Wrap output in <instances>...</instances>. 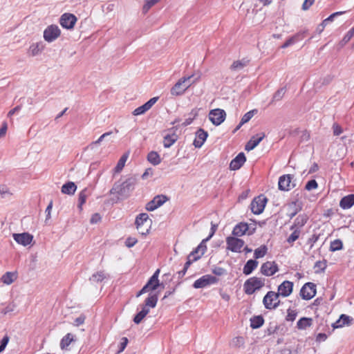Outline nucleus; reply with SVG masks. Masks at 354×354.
I'll return each mask as SVG.
<instances>
[{
	"label": "nucleus",
	"mask_w": 354,
	"mask_h": 354,
	"mask_svg": "<svg viewBox=\"0 0 354 354\" xmlns=\"http://www.w3.org/2000/svg\"><path fill=\"white\" fill-rule=\"evenodd\" d=\"M294 178H279V189L282 191H288L295 186Z\"/></svg>",
	"instance_id": "aec40b11"
},
{
	"label": "nucleus",
	"mask_w": 354,
	"mask_h": 354,
	"mask_svg": "<svg viewBox=\"0 0 354 354\" xmlns=\"http://www.w3.org/2000/svg\"><path fill=\"white\" fill-rule=\"evenodd\" d=\"M149 220V216L146 213H142L140 214L136 219V225L138 230H140V229L142 227L146 226Z\"/></svg>",
	"instance_id": "cd10ccee"
},
{
	"label": "nucleus",
	"mask_w": 354,
	"mask_h": 354,
	"mask_svg": "<svg viewBox=\"0 0 354 354\" xmlns=\"http://www.w3.org/2000/svg\"><path fill=\"white\" fill-rule=\"evenodd\" d=\"M267 202V198L262 194L254 198L250 204L252 212L254 214H260L264 210Z\"/></svg>",
	"instance_id": "423d86ee"
},
{
	"label": "nucleus",
	"mask_w": 354,
	"mask_h": 354,
	"mask_svg": "<svg viewBox=\"0 0 354 354\" xmlns=\"http://www.w3.org/2000/svg\"><path fill=\"white\" fill-rule=\"evenodd\" d=\"M192 77V76H189L187 77L180 78L171 88V94L172 95H182L192 85L189 82Z\"/></svg>",
	"instance_id": "39448f33"
},
{
	"label": "nucleus",
	"mask_w": 354,
	"mask_h": 354,
	"mask_svg": "<svg viewBox=\"0 0 354 354\" xmlns=\"http://www.w3.org/2000/svg\"><path fill=\"white\" fill-rule=\"evenodd\" d=\"M316 286L311 282L305 283L300 290V295L302 299L309 300L316 294Z\"/></svg>",
	"instance_id": "9b49d317"
},
{
	"label": "nucleus",
	"mask_w": 354,
	"mask_h": 354,
	"mask_svg": "<svg viewBox=\"0 0 354 354\" xmlns=\"http://www.w3.org/2000/svg\"><path fill=\"white\" fill-rule=\"evenodd\" d=\"M266 135L264 133H259L252 136L250 140L247 142L245 149L246 151H250L254 149L259 142L265 138Z\"/></svg>",
	"instance_id": "a211bd4d"
},
{
	"label": "nucleus",
	"mask_w": 354,
	"mask_h": 354,
	"mask_svg": "<svg viewBox=\"0 0 354 354\" xmlns=\"http://www.w3.org/2000/svg\"><path fill=\"white\" fill-rule=\"evenodd\" d=\"M278 271V266L274 262L267 261L262 264L261 272L266 276H272Z\"/></svg>",
	"instance_id": "2eb2a0df"
},
{
	"label": "nucleus",
	"mask_w": 354,
	"mask_h": 354,
	"mask_svg": "<svg viewBox=\"0 0 354 354\" xmlns=\"http://www.w3.org/2000/svg\"><path fill=\"white\" fill-rule=\"evenodd\" d=\"M101 220V216L99 214L96 213V214H94L91 218V220H90V222L92 223V224H95V223H97L98 222H100Z\"/></svg>",
	"instance_id": "338daca9"
},
{
	"label": "nucleus",
	"mask_w": 354,
	"mask_h": 354,
	"mask_svg": "<svg viewBox=\"0 0 354 354\" xmlns=\"http://www.w3.org/2000/svg\"><path fill=\"white\" fill-rule=\"evenodd\" d=\"M44 48V46L41 43H35L30 45L28 49V54L31 56H35L38 55Z\"/></svg>",
	"instance_id": "72a5a7b5"
},
{
	"label": "nucleus",
	"mask_w": 354,
	"mask_h": 354,
	"mask_svg": "<svg viewBox=\"0 0 354 354\" xmlns=\"http://www.w3.org/2000/svg\"><path fill=\"white\" fill-rule=\"evenodd\" d=\"M246 158L244 153H239L230 162V167L232 170L239 169L245 162Z\"/></svg>",
	"instance_id": "6ab92c4d"
},
{
	"label": "nucleus",
	"mask_w": 354,
	"mask_h": 354,
	"mask_svg": "<svg viewBox=\"0 0 354 354\" xmlns=\"http://www.w3.org/2000/svg\"><path fill=\"white\" fill-rule=\"evenodd\" d=\"M266 279L262 277H250L243 284V289L247 295H252L256 290H260L265 285Z\"/></svg>",
	"instance_id": "f03ea898"
},
{
	"label": "nucleus",
	"mask_w": 354,
	"mask_h": 354,
	"mask_svg": "<svg viewBox=\"0 0 354 354\" xmlns=\"http://www.w3.org/2000/svg\"><path fill=\"white\" fill-rule=\"evenodd\" d=\"M149 313V308H142V310L134 317L133 322L137 324H140Z\"/></svg>",
	"instance_id": "58836bf2"
},
{
	"label": "nucleus",
	"mask_w": 354,
	"mask_h": 354,
	"mask_svg": "<svg viewBox=\"0 0 354 354\" xmlns=\"http://www.w3.org/2000/svg\"><path fill=\"white\" fill-rule=\"evenodd\" d=\"M77 189V186L73 182H68L62 187V192L66 194H73Z\"/></svg>",
	"instance_id": "473e14b6"
},
{
	"label": "nucleus",
	"mask_w": 354,
	"mask_h": 354,
	"mask_svg": "<svg viewBox=\"0 0 354 354\" xmlns=\"http://www.w3.org/2000/svg\"><path fill=\"white\" fill-rule=\"evenodd\" d=\"M208 133L203 129H199L196 133L193 145L196 148H201L205 142Z\"/></svg>",
	"instance_id": "f3484780"
},
{
	"label": "nucleus",
	"mask_w": 354,
	"mask_h": 354,
	"mask_svg": "<svg viewBox=\"0 0 354 354\" xmlns=\"http://www.w3.org/2000/svg\"><path fill=\"white\" fill-rule=\"evenodd\" d=\"M343 247L342 241L339 239H336L330 243V250L332 252L342 250Z\"/></svg>",
	"instance_id": "c03bdc74"
},
{
	"label": "nucleus",
	"mask_w": 354,
	"mask_h": 354,
	"mask_svg": "<svg viewBox=\"0 0 354 354\" xmlns=\"http://www.w3.org/2000/svg\"><path fill=\"white\" fill-rule=\"evenodd\" d=\"M160 270H157L154 274L150 277L147 283L143 286V288L138 292L136 297H138L144 293L156 290L159 286H161L159 283L158 275Z\"/></svg>",
	"instance_id": "7ed1b4c3"
},
{
	"label": "nucleus",
	"mask_w": 354,
	"mask_h": 354,
	"mask_svg": "<svg viewBox=\"0 0 354 354\" xmlns=\"http://www.w3.org/2000/svg\"><path fill=\"white\" fill-rule=\"evenodd\" d=\"M353 319L350 316L342 314L339 319L333 324L334 328H340L344 326H350L352 324Z\"/></svg>",
	"instance_id": "5701e85b"
},
{
	"label": "nucleus",
	"mask_w": 354,
	"mask_h": 354,
	"mask_svg": "<svg viewBox=\"0 0 354 354\" xmlns=\"http://www.w3.org/2000/svg\"><path fill=\"white\" fill-rule=\"evenodd\" d=\"M108 277V274H106L104 271H100L95 274H93L89 279L91 283H99L102 281L104 279Z\"/></svg>",
	"instance_id": "7c9ffc66"
},
{
	"label": "nucleus",
	"mask_w": 354,
	"mask_h": 354,
	"mask_svg": "<svg viewBox=\"0 0 354 354\" xmlns=\"http://www.w3.org/2000/svg\"><path fill=\"white\" fill-rule=\"evenodd\" d=\"M345 11H339L331 14L328 18L325 19V21H332L335 17L344 14Z\"/></svg>",
	"instance_id": "680f3d73"
},
{
	"label": "nucleus",
	"mask_w": 354,
	"mask_h": 354,
	"mask_svg": "<svg viewBox=\"0 0 354 354\" xmlns=\"http://www.w3.org/2000/svg\"><path fill=\"white\" fill-rule=\"evenodd\" d=\"M257 266L258 261H257L256 260H248L243 267V273L245 275H249L254 270L257 268Z\"/></svg>",
	"instance_id": "c85d7f7f"
},
{
	"label": "nucleus",
	"mask_w": 354,
	"mask_h": 354,
	"mask_svg": "<svg viewBox=\"0 0 354 354\" xmlns=\"http://www.w3.org/2000/svg\"><path fill=\"white\" fill-rule=\"evenodd\" d=\"M312 322L311 318L302 317L297 322V328L299 329H306L312 325Z\"/></svg>",
	"instance_id": "c9c22d12"
},
{
	"label": "nucleus",
	"mask_w": 354,
	"mask_h": 354,
	"mask_svg": "<svg viewBox=\"0 0 354 354\" xmlns=\"http://www.w3.org/2000/svg\"><path fill=\"white\" fill-rule=\"evenodd\" d=\"M300 235V230L297 228H295L293 232L287 239V242L290 244H292L295 241L298 239Z\"/></svg>",
	"instance_id": "de8ad7c7"
},
{
	"label": "nucleus",
	"mask_w": 354,
	"mask_h": 354,
	"mask_svg": "<svg viewBox=\"0 0 354 354\" xmlns=\"http://www.w3.org/2000/svg\"><path fill=\"white\" fill-rule=\"evenodd\" d=\"M61 26L66 29H72L77 22V17L71 13L63 14L59 20Z\"/></svg>",
	"instance_id": "f8f14e48"
},
{
	"label": "nucleus",
	"mask_w": 354,
	"mask_h": 354,
	"mask_svg": "<svg viewBox=\"0 0 354 354\" xmlns=\"http://www.w3.org/2000/svg\"><path fill=\"white\" fill-rule=\"evenodd\" d=\"M226 118V113L223 109H215L209 113V119L216 126L220 125L224 122Z\"/></svg>",
	"instance_id": "0eeeda50"
},
{
	"label": "nucleus",
	"mask_w": 354,
	"mask_h": 354,
	"mask_svg": "<svg viewBox=\"0 0 354 354\" xmlns=\"http://www.w3.org/2000/svg\"><path fill=\"white\" fill-rule=\"evenodd\" d=\"M317 187V183L315 180L313 179L307 183L306 185V189L308 191L314 189Z\"/></svg>",
	"instance_id": "5fc2aeb1"
},
{
	"label": "nucleus",
	"mask_w": 354,
	"mask_h": 354,
	"mask_svg": "<svg viewBox=\"0 0 354 354\" xmlns=\"http://www.w3.org/2000/svg\"><path fill=\"white\" fill-rule=\"evenodd\" d=\"M285 92H286V91L284 88H281V89L278 90L273 95V100L274 101L280 100L283 97Z\"/></svg>",
	"instance_id": "603ef678"
},
{
	"label": "nucleus",
	"mask_w": 354,
	"mask_h": 354,
	"mask_svg": "<svg viewBox=\"0 0 354 354\" xmlns=\"http://www.w3.org/2000/svg\"><path fill=\"white\" fill-rule=\"evenodd\" d=\"M248 230V225L246 223H241L236 225L232 231V234L236 236H241L245 234Z\"/></svg>",
	"instance_id": "bb28decb"
},
{
	"label": "nucleus",
	"mask_w": 354,
	"mask_h": 354,
	"mask_svg": "<svg viewBox=\"0 0 354 354\" xmlns=\"http://www.w3.org/2000/svg\"><path fill=\"white\" fill-rule=\"evenodd\" d=\"M354 36V26L344 37L343 41L348 42Z\"/></svg>",
	"instance_id": "052dcab7"
},
{
	"label": "nucleus",
	"mask_w": 354,
	"mask_h": 354,
	"mask_svg": "<svg viewBox=\"0 0 354 354\" xmlns=\"http://www.w3.org/2000/svg\"><path fill=\"white\" fill-rule=\"evenodd\" d=\"M326 267V262L325 261H318L315 264V268H319L321 271H323L325 270Z\"/></svg>",
	"instance_id": "0e129e2a"
},
{
	"label": "nucleus",
	"mask_w": 354,
	"mask_h": 354,
	"mask_svg": "<svg viewBox=\"0 0 354 354\" xmlns=\"http://www.w3.org/2000/svg\"><path fill=\"white\" fill-rule=\"evenodd\" d=\"M301 35L299 34H296L295 35L292 36V37L289 38L286 41V42L282 45V48H285L288 47L289 46L295 44L296 41H299Z\"/></svg>",
	"instance_id": "49530a36"
},
{
	"label": "nucleus",
	"mask_w": 354,
	"mask_h": 354,
	"mask_svg": "<svg viewBox=\"0 0 354 354\" xmlns=\"http://www.w3.org/2000/svg\"><path fill=\"white\" fill-rule=\"evenodd\" d=\"M14 240L19 244L24 246H26L31 243L33 236L28 232H24L21 234H13Z\"/></svg>",
	"instance_id": "4468645a"
},
{
	"label": "nucleus",
	"mask_w": 354,
	"mask_h": 354,
	"mask_svg": "<svg viewBox=\"0 0 354 354\" xmlns=\"http://www.w3.org/2000/svg\"><path fill=\"white\" fill-rule=\"evenodd\" d=\"M73 341V337L71 333L66 335L61 340L60 347L62 349L66 348L71 342Z\"/></svg>",
	"instance_id": "ea45409f"
},
{
	"label": "nucleus",
	"mask_w": 354,
	"mask_h": 354,
	"mask_svg": "<svg viewBox=\"0 0 354 354\" xmlns=\"http://www.w3.org/2000/svg\"><path fill=\"white\" fill-rule=\"evenodd\" d=\"M254 111H250L244 114L241 118L239 126H241L242 124L248 122L253 117Z\"/></svg>",
	"instance_id": "3c124183"
},
{
	"label": "nucleus",
	"mask_w": 354,
	"mask_h": 354,
	"mask_svg": "<svg viewBox=\"0 0 354 354\" xmlns=\"http://www.w3.org/2000/svg\"><path fill=\"white\" fill-rule=\"evenodd\" d=\"M267 252V247L266 245H261L254 250V257L255 259H259L266 255Z\"/></svg>",
	"instance_id": "79ce46f5"
},
{
	"label": "nucleus",
	"mask_w": 354,
	"mask_h": 354,
	"mask_svg": "<svg viewBox=\"0 0 354 354\" xmlns=\"http://www.w3.org/2000/svg\"><path fill=\"white\" fill-rule=\"evenodd\" d=\"M178 135L173 132L171 133H167L163 137V145L165 148H169L173 145L178 140Z\"/></svg>",
	"instance_id": "a878e982"
},
{
	"label": "nucleus",
	"mask_w": 354,
	"mask_h": 354,
	"mask_svg": "<svg viewBox=\"0 0 354 354\" xmlns=\"http://www.w3.org/2000/svg\"><path fill=\"white\" fill-rule=\"evenodd\" d=\"M158 99V97L151 98L145 104L136 108L133 111V114L134 115H140L144 114L145 112H147L148 110H149L152 107V106L157 102Z\"/></svg>",
	"instance_id": "dca6fc26"
},
{
	"label": "nucleus",
	"mask_w": 354,
	"mask_h": 354,
	"mask_svg": "<svg viewBox=\"0 0 354 354\" xmlns=\"http://www.w3.org/2000/svg\"><path fill=\"white\" fill-rule=\"evenodd\" d=\"M226 243L227 249L234 252H240L244 245V241L242 239L234 236H228L226 239Z\"/></svg>",
	"instance_id": "9d476101"
},
{
	"label": "nucleus",
	"mask_w": 354,
	"mask_h": 354,
	"mask_svg": "<svg viewBox=\"0 0 354 354\" xmlns=\"http://www.w3.org/2000/svg\"><path fill=\"white\" fill-rule=\"evenodd\" d=\"M218 279L214 276L206 274L195 281L193 287L194 288H203L209 285L216 283Z\"/></svg>",
	"instance_id": "1a4fd4ad"
},
{
	"label": "nucleus",
	"mask_w": 354,
	"mask_h": 354,
	"mask_svg": "<svg viewBox=\"0 0 354 354\" xmlns=\"http://www.w3.org/2000/svg\"><path fill=\"white\" fill-rule=\"evenodd\" d=\"M246 62L241 61V60H236L234 61L232 65L230 66V69L232 71H238L240 69H242L246 66Z\"/></svg>",
	"instance_id": "a18cd8bd"
},
{
	"label": "nucleus",
	"mask_w": 354,
	"mask_h": 354,
	"mask_svg": "<svg viewBox=\"0 0 354 354\" xmlns=\"http://www.w3.org/2000/svg\"><path fill=\"white\" fill-rule=\"evenodd\" d=\"M160 0H145V4L143 6V12H147L149 10L154 6L156 3L159 2Z\"/></svg>",
	"instance_id": "8fccbe9b"
},
{
	"label": "nucleus",
	"mask_w": 354,
	"mask_h": 354,
	"mask_svg": "<svg viewBox=\"0 0 354 354\" xmlns=\"http://www.w3.org/2000/svg\"><path fill=\"white\" fill-rule=\"evenodd\" d=\"M354 205V194H349L343 197L339 201V206L344 209H350Z\"/></svg>",
	"instance_id": "393cba45"
},
{
	"label": "nucleus",
	"mask_w": 354,
	"mask_h": 354,
	"mask_svg": "<svg viewBox=\"0 0 354 354\" xmlns=\"http://www.w3.org/2000/svg\"><path fill=\"white\" fill-rule=\"evenodd\" d=\"M190 115H192V117L187 118L185 120V122H183V124L185 126H187V125L190 124L193 122L194 119L196 117L198 113H197V111L196 110H192V112L190 113Z\"/></svg>",
	"instance_id": "864d4df0"
},
{
	"label": "nucleus",
	"mask_w": 354,
	"mask_h": 354,
	"mask_svg": "<svg viewBox=\"0 0 354 354\" xmlns=\"http://www.w3.org/2000/svg\"><path fill=\"white\" fill-rule=\"evenodd\" d=\"M199 259V256L194 257L193 259H190V257H187V261L185 264L184 268L187 270L189 266L192 263V262L196 261Z\"/></svg>",
	"instance_id": "69168bd1"
},
{
	"label": "nucleus",
	"mask_w": 354,
	"mask_h": 354,
	"mask_svg": "<svg viewBox=\"0 0 354 354\" xmlns=\"http://www.w3.org/2000/svg\"><path fill=\"white\" fill-rule=\"evenodd\" d=\"M293 290V283L290 281H284L281 284L278 286V292L279 296L287 297L292 292Z\"/></svg>",
	"instance_id": "ddd939ff"
},
{
	"label": "nucleus",
	"mask_w": 354,
	"mask_h": 354,
	"mask_svg": "<svg viewBox=\"0 0 354 354\" xmlns=\"http://www.w3.org/2000/svg\"><path fill=\"white\" fill-rule=\"evenodd\" d=\"M61 34V30L57 25H50L44 31V38L48 42H52L57 39Z\"/></svg>",
	"instance_id": "6e6552de"
},
{
	"label": "nucleus",
	"mask_w": 354,
	"mask_h": 354,
	"mask_svg": "<svg viewBox=\"0 0 354 354\" xmlns=\"http://www.w3.org/2000/svg\"><path fill=\"white\" fill-rule=\"evenodd\" d=\"M301 206L297 201H293L287 205V215L292 218L300 210Z\"/></svg>",
	"instance_id": "412c9836"
},
{
	"label": "nucleus",
	"mask_w": 354,
	"mask_h": 354,
	"mask_svg": "<svg viewBox=\"0 0 354 354\" xmlns=\"http://www.w3.org/2000/svg\"><path fill=\"white\" fill-rule=\"evenodd\" d=\"M148 161L153 165H157L160 163L161 158L158 152L152 151L147 155Z\"/></svg>",
	"instance_id": "c756f323"
},
{
	"label": "nucleus",
	"mask_w": 354,
	"mask_h": 354,
	"mask_svg": "<svg viewBox=\"0 0 354 354\" xmlns=\"http://www.w3.org/2000/svg\"><path fill=\"white\" fill-rule=\"evenodd\" d=\"M245 344V340H244V338L243 337H234L230 343V346L232 348H240V347H242Z\"/></svg>",
	"instance_id": "4c0bfd02"
},
{
	"label": "nucleus",
	"mask_w": 354,
	"mask_h": 354,
	"mask_svg": "<svg viewBox=\"0 0 354 354\" xmlns=\"http://www.w3.org/2000/svg\"><path fill=\"white\" fill-rule=\"evenodd\" d=\"M157 208L156 204L154 203V200L153 199L150 202H149L146 205V209L148 211H153Z\"/></svg>",
	"instance_id": "774afa93"
},
{
	"label": "nucleus",
	"mask_w": 354,
	"mask_h": 354,
	"mask_svg": "<svg viewBox=\"0 0 354 354\" xmlns=\"http://www.w3.org/2000/svg\"><path fill=\"white\" fill-rule=\"evenodd\" d=\"M315 0H304L302 4V10H308L315 3Z\"/></svg>",
	"instance_id": "6e6d98bb"
},
{
	"label": "nucleus",
	"mask_w": 354,
	"mask_h": 354,
	"mask_svg": "<svg viewBox=\"0 0 354 354\" xmlns=\"http://www.w3.org/2000/svg\"><path fill=\"white\" fill-rule=\"evenodd\" d=\"M212 272L217 276H221L225 274L226 271L223 268L216 267L212 270Z\"/></svg>",
	"instance_id": "13d9d810"
},
{
	"label": "nucleus",
	"mask_w": 354,
	"mask_h": 354,
	"mask_svg": "<svg viewBox=\"0 0 354 354\" xmlns=\"http://www.w3.org/2000/svg\"><path fill=\"white\" fill-rule=\"evenodd\" d=\"M250 322L252 328H258L263 324L264 320L261 316H255L250 319Z\"/></svg>",
	"instance_id": "e433bc0d"
},
{
	"label": "nucleus",
	"mask_w": 354,
	"mask_h": 354,
	"mask_svg": "<svg viewBox=\"0 0 354 354\" xmlns=\"http://www.w3.org/2000/svg\"><path fill=\"white\" fill-rule=\"evenodd\" d=\"M16 279L17 274L11 272H7L1 277L2 281L7 285H10L13 283Z\"/></svg>",
	"instance_id": "f704fd0d"
},
{
	"label": "nucleus",
	"mask_w": 354,
	"mask_h": 354,
	"mask_svg": "<svg viewBox=\"0 0 354 354\" xmlns=\"http://www.w3.org/2000/svg\"><path fill=\"white\" fill-rule=\"evenodd\" d=\"M15 305L13 304H10L1 310V313H3V315H6L8 313L12 312L15 310Z\"/></svg>",
	"instance_id": "bf43d9fd"
},
{
	"label": "nucleus",
	"mask_w": 354,
	"mask_h": 354,
	"mask_svg": "<svg viewBox=\"0 0 354 354\" xmlns=\"http://www.w3.org/2000/svg\"><path fill=\"white\" fill-rule=\"evenodd\" d=\"M308 217L306 215H299L298 216L295 221V223L292 226H291L290 229L294 230L295 228H300L303 227L307 222Z\"/></svg>",
	"instance_id": "2f4dec72"
},
{
	"label": "nucleus",
	"mask_w": 354,
	"mask_h": 354,
	"mask_svg": "<svg viewBox=\"0 0 354 354\" xmlns=\"http://www.w3.org/2000/svg\"><path fill=\"white\" fill-rule=\"evenodd\" d=\"M154 203L156 204L157 208L163 205L167 200V198L163 195H158L153 198Z\"/></svg>",
	"instance_id": "09e8293b"
},
{
	"label": "nucleus",
	"mask_w": 354,
	"mask_h": 354,
	"mask_svg": "<svg viewBox=\"0 0 354 354\" xmlns=\"http://www.w3.org/2000/svg\"><path fill=\"white\" fill-rule=\"evenodd\" d=\"M127 158H128L127 154H123L121 156V158H120V160H118V162L117 163V165L115 167V172H120V171H122V169H123V167L125 165Z\"/></svg>",
	"instance_id": "a19ab883"
},
{
	"label": "nucleus",
	"mask_w": 354,
	"mask_h": 354,
	"mask_svg": "<svg viewBox=\"0 0 354 354\" xmlns=\"http://www.w3.org/2000/svg\"><path fill=\"white\" fill-rule=\"evenodd\" d=\"M333 133L335 136H339L342 133V127L337 124H334L333 126Z\"/></svg>",
	"instance_id": "e2e57ef3"
},
{
	"label": "nucleus",
	"mask_w": 354,
	"mask_h": 354,
	"mask_svg": "<svg viewBox=\"0 0 354 354\" xmlns=\"http://www.w3.org/2000/svg\"><path fill=\"white\" fill-rule=\"evenodd\" d=\"M153 291L149 292V295L145 301L143 308H154L156 306L158 301V292L156 293L152 292Z\"/></svg>",
	"instance_id": "4be33fe9"
},
{
	"label": "nucleus",
	"mask_w": 354,
	"mask_h": 354,
	"mask_svg": "<svg viewBox=\"0 0 354 354\" xmlns=\"http://www.w3.org/2000/svg\"><path fill=\"white\" fill-rule=\"evenodd\" d=\"M279 295L274 291H269L264 296L263 303L266 309H276L280 305Z\"/></svg>",
	"instance_id": "20e7f679"
},
{
	"label": "nucleus",
	"mask_w": 354,
	"mask_h": 354,
	"mask_svg": "<svg viewBox=\"0 0 354 354\" xmlns=\"http://www.w3.org/2000/svg\"><path fill=\"white\" fill-rule=\"evenodd\" d=\"M12 193L5 185H0V199L9 198Z\"/></svg>",
	"instance_id": "37998d69"
},
{
	"label": "nucleus",
	"mask_w": 354,
	"mask_h": 354,
	"mask_svg": "<svg viewBox=\"0 0 354 354\" xmlns=\"http://www.w3.org/2000/svg\"><path fill=\"white\" fill-rule=\"evenodd\" d=\"M205 242L206 240H203L198 247L189 254L188 257L193 259L194 257L199 256L200 259L207 250Z\"/></svg>",
	"instance_id": "b1692460"
},
{
	"label": "nucleus",
	"mask_w": 354,
	"mask_h": 354,
	"mask_svg": "<svg viewBox=\"0 0 354 354\" xmlns=\"http://www.w3.org/2000/svg\"><path fill=\"white\" fill-rule=\"evenodd\" d=\"M137 239L134 237H129L126 239L125 245L128 248H131L137 243Z\"/></svg>",
	"instance_id": "4d7b16f0"
},
{
	"label": "nucleus",
	"mask_w": 354,
	"mask_h": 354,
	"mask_svg": "<svg viewBox=\"0 0 354 354\" xmlns=\"http://www.w3.org/2000/svg\"><path fill=\"white\" fill-rule=\"evenodd\" d=\"M131 178H120L116 181L110 190L111 194H117L121 196H126L133 189V183L130 181Z\"/></svg>",
	"instance_id": "f257e3e1"
}]
</instances>
